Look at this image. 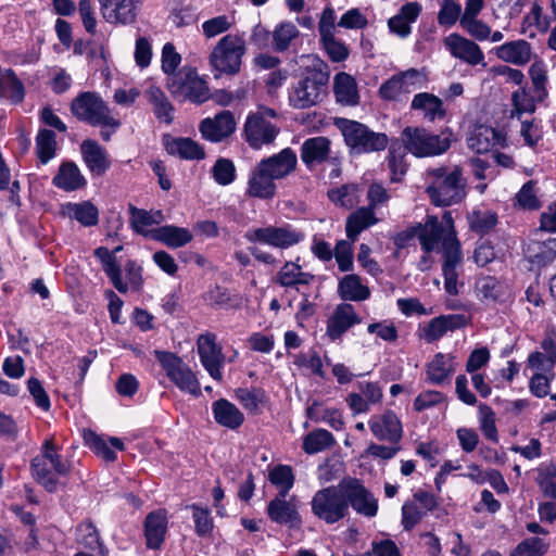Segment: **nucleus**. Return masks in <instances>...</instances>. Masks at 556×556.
I'll return each instance as SVG.
<instances>
[{
    "mask_svg": "<svg viewBox=\"0 0 556 556\" xmlns=\"http://www.w3.org/2000/svg\"><path fill=\"white\" fill-rule=\"evenodd\" d=\"M501 283L492 276L480 277L476 281L477 294L484 301H497L501 296Z\"/></svg>",
    "mask_w": 556,
    "mask_h": 556,
    "instance_id": "nucleus-59",
    "label": "nucleus"
},
{
    "mask_svg": "<svg viewBox=\"0 0 556 556\" xmlns=\"http://www.w3.org/2000/svg\"><path fill=\"white\" fill-rule=\"evenodd\" d=\"M130 213V225L132 229L140 235L150 236V231L146 230V227L154 225L155 220H152V213L137 208L134 205H129Z\"/></svg>",
    "mask_w": 556,
    "mask_h": 556,
    "instance_id": "nucleus-63",
    "label": "nucleus"
},
{
    "mask_svg": "<svg viewBox=\"0 0 556 556\" xmlns=\"http://www.w3.org/2000/svg\"><path fill=\"white\" fill-rule=\"evenodd\" d=\"M324 49L333 62H342L349 56L348 47L336 39L334 35L320 37Z\"/></svg>",
    "mask_w": 556,
    "mask_h": 556,
    "instance_id": "nucleus-64",
    "label": "nucleus"
},
{
    "mask_svg": "<svg viewBox=\"0 0 556 556\" xmlns=\"http://www.w3.org/2000/svg\"><path fill=\"white\" fill-rule=\"evenodd\" d=\"M287 496L276 495L267 505L266 514L270 521L295 529L302 523V518L298 510L295 496L289 500Z\"/></svg>",
    "mask_w": 556,
    "mask_h": 556,
    "instance_id": "nucleus-15",
    "label": "nucleus"
},
{
    "mask_svg": "<svg viewBox=\"0 0 556 556\" xmlns=\"http://www.w3.org/2000/svg\"><path fill=\"white\" fill-rule=\"evenodd\" d=\"M338 293L346 301H364L370 296L368 287L362 285L361 278L355 274L345 275L339 281Z\"/></svg>",
    "mask_w": 556,
    "mask_h": 556,
    "instance_id": "nucleus-40",
    "label": "nucleus"
},
{
    "mask_svg": "<svg viewBox=\"0 0 556 556\" xmlns=\"http://www.w3.org/2000/svg\"><path fill=\"white\" fill-rule=\"evenodd\" d=\"M498 59L515 65H525L531 59V45L523 40L505 42L496 48Z\"/></svg>",
    "mask_w": 556,
    "mask_h": 556,
    "instance_id": "nucleus-35",
    "label": "nucleus"
},
{
    "mask_svg": "<svg viewBox=\"0 0 556 556\" xmlns=\"http://www.w3.org/2000/svg\"><path fill=\"white\" fill-rule=\"evenodd\" d=\"M188 507L192 509L195 533L199 536L208 535L213 530V518L208 508H202L198 504H191Z\"/></svg>",
    "mask_w": 556,
    "mask_h": 556,
    "instance_id": "nucleus-61",
    "label": "nucleus"
},
{
    "mask_svg": "<svg viewBox=\"0 0 556 556\" xmlns=\"http://www.w3.org/2000/svg\"><path fill=\"white\" fill-rule=\"evenodd\" d=\"M346 507L351 506L358 515L372 518L378 513V500L364 485L363 481L345 477L342 479Z\"/></svg>",
    "mask_w": 556,
    "mask_h": 556,
    "instance_id": "nucleus-11",
    "label": "nucleus"
},
{
    "mask_svg": "<svg viewBox=\"0 0 556 556\" xmlns=\"http://www.w3.org/2000/svg\"><path fill=\"white\" fill-rule=\"evenodd\" d=\"M504 137L498 130L488 126L476 127L467 138L468 148L478 153H488L495 144H500Z\"/></svg>",
    "mask_w": 556,
    "mask_h": 556,
    "instance_id": "nucleus-27",
    "label": "nucleus"
},
{
    "mask_svg": "<svg viewBox=\"0 0 556 556\" xmlns=\"http://www.w3.org/2000/svg\"><path fill=\"white\" fill-rule=\"evenodd\" d=\"M212 412L218 425L231 430L238 429L244 421L243 413L226 399L213 402Z\"/></svg>",
    "mask_w": 556,
    "mask_h": 556,
    "instance_id": "nucleus-29",
    "label": "nucleus"
},
{
    "mask_svg": "<svg viewBox=\"0 0 556 556\" xmlns=\"http://www.w3.org/2000/svg\"><path fill=\"white\" fill-rule=\"evenodd\" d=\"M154 353L167 377L177 388L194 396L201 394L198 378L180 357L167 351H155Z\"/></svg>",
    "mask_w": 556,
    "mask_h": 556,
    "instance_id": "nucleus-10",
    "label": "nucleus"
},
{
    "mask_svg": "<svg viewBox=\"0 0 556 556\" xmlns=\"http://www.w3.org/2000/svg\"><path fill=\"white\" fill-rule=\"evenodd\" d=\"M462 7L453 0H442L441 9L438 13V23L443 27H451L460 21Z\"/></svg>",
    "mask_w": 556,
    "mask_h": 556,
    "instance_id": "nucleus-62",
    "label": "nucleus"
},
{
    "mask_svg": "<svg viewBox=\"0 0 556 556\" xmlns=\"http://www.w3.org/2000/svg\"><path fill=\"white\" fill-rule=\"evenodd\" d=\"M410 110L422 112L424 118L429 122L443 119L446 115L443 101L430 92L415 94L410 103Z\"/></svg>",
    "mask_w": 556,
    "mask_h": 556,
    "instance_id": "nucleus-26",
    "label": "nucleus"
},
{
    "mask_svg": "<svg viewBox=\"0 0 556 556\" xmlns=\"http://www.w3.org/2000/svg\"><path fill=\"white\" fill-rule=\"evenodd\" d=\"M56 154V139L54 131L39 129L36 136V155L41 164L49 163Z\"/></svg>",
    "mask_w": 556,
    "mask_h": 556,
    "instance_id": "nucleus-48",
    "label": "nucleus"
},
{
    "mask_svg": "<svg viewBox=\"0 0 556 556\" xmlns=\"http://www.w3.org/2000/svg\"><path fill=\"white\" fill-rule=\"evenodd\" d=\"M35 458H42L43 462L50 463L58 476L63 477L70 472V464L62 460L61 455L56 453L55 445L51 440L43 442L41 454L37 455Z\"/></svg>",
    "mask_w": 556,
    "mask_h": 556,
    "instance_id": "nucleus-54",
    "label": "nucleus"
},
{
    "mask_svg": "<svg viewBox=\"0 0 556 556\" xmlns=\"http://www.w3.org/2000/svg\"><path fill=\"white\" fill-rule=\"evenodd\" d=\"M212 176L220 186H228L236 179V166L229 159L219 157L212 167Z\"/></svg>",
    "mask_w": 556,
    "mask_h": 556,
    "instance_id": "nucleus-58",
    "label": "nucleus"
},
{
    "mask_svg": "<svg viewBox=\"0 0 556 556\" xmlns=\"http://www.w3.org/2000/svg\"><path fill=\"white\" fill-rule=\"evenodd\" d=\"M359 186L357 184H344L339 188L329 189L328 199L336 205L352 208L358 203Z\"/></svg>",
    "mask_w": 556,
    "mask_h": 556,
    "instance_id": "nucleus-47",
    "label": "nucleus"
},
{
    "mask_svg": "<svg viewBox=\"0 0 556 556\" xmlns=\"http://www.w3.org/2000/svg\"><path fill=\"white\" fill-rule=\"evenodd\" d=\"M443 227L437 216H427L426 223L420 224L419 241L425 253L432 252L441 241Z\"/></svg>",
    "mask_w": 556,
    "mask_h": 556,
    "instance_id": "nucleus-42",
    "label": "nucleus"
},
{
    "mask_svg": "<svg viewBox=\"0 0 556 556\" xmlns=\"http://www.w3.org/2000/svg\"><path fill=\"white\" fill-rule=\"evenodd\" d=\"M236 399L250 413L257 414L260 406L266 402V392L262 388H238L235 391Z\"/></svg>",
    "mask_w": 556,
    "mask_h": 556,
    "instance_id": "nucleus-51",
    "label": "nucleus"
},
{
    "mask_svg": "<svg viewBox=\"0 0 556 556\" xmlns=\"http://www.w3.org/2000/svg\"><path fill=\"white\" fill-rule=\"evenodd\" d=\"M427 175L431 181L427 186L426 192L435 206H450L459 203L465 198V180L458 166L452 170L446 167L431 168Z\"/></svg>",
    "mask_w": 556,
    "mask_h": 556,
    "instance_id": "nucleus-3",
    "label": "nucleus"
},
{
    "mask_svg": "<svg viewBox=\"0 0 556 556\" xmlns=\"http://www.w3.org/2000/svg\"><path fill=\"white\" fill-rule=\"evenodd\" d=\"M451 361V356L437 353L427 365L428 381L437 386L443 384L454 372Z\"/></svg>",
    "mask_w": 556,
    "mask_h": 556,
    "instance_id": "nucleus-41",
    "label": "nucleus"
},
{
    "mask_svg": "<svg viewBox=\"0 0 556 556\" xmlns=\"http://www.w3.org/2000/svg\"><path fill=\"white\" fill-rule=\"evenodd\" d=\"M93 255L101 262L102 269L110 278L112 285L121 292L126 293L128 290L127 283L122 279V269L117 263L116 256L105 247H99L93 251Z\"/></svg>",
    "mask_w": 556,
    "mask_h": 556,
    "instance_id": "nucleus-34",
    "label": "nucleus"
},
{
    "mask_svg": "<svg viewBox=\"0 0 556 556\" xmlns=\"http://www.w3.org/2000/svg\"><path fill=\"white\" fill-rule=\"evenodd\" d=\"M103 17L109 23L132 24L141 0H99Z\"/></svg>",
    "mask_w": 556,
    "mask_h": 556,
    "instance_id": "nucleus-19",
    "label": "nucleus"
},
{
    "mask_svg": "<svg viewBox=\"0 0 556 556\" xmlns=\"http://www.w3.org/2000/svg\"><path fill=\"white\" fill-rule=\"evenodd\" d=\"M198 354L201 364L210 376L217 381L223 379L222 367L225 356L222 348L216 343V336L211 332L202 333L197 340Z\"/></svg>",
    "mask_w": 556,
    "mask_h": 556,
    "instance_id": "nucleus-13",
    "label": "nucleus"
},
{
    "mask_svg": "<svg viewBox=\"0 0 556 556\" xmlns=\"http://www.w3.org/2000/svg\"><path fill=\"white\" fill-rule=\"evenodd\" d=\"M333 92L338 103L344 106H356L359 103L357 84L353 76L341 72L334 76Z\"/></svg>",
    "mask_w": 556,
    "mask_h": 556,
    "instance_id": "nucleus-31",
    "label": "nucleus"
},
{
    "mask_svg": "<svg viewBox=\"0 0 556 556\" xmlns=\"http://www.w3.org/2000/svg\"><path fill=\"white\" fill-rule=\"evenodd\" d=\"M150 237L170 249L185 247L192 241V232L184 227L165 225L150 231Z\"/></svg>",
    "mask_w": 556,
    "mask_h": 556,
    "instance_id": "nucleus-28",
    "label": "nucleus"
},
{
    "mask_svg": "<svg viewBox=\"0 0 556 556\" xmlns=\"http://www.w3.org/2000/svg\"><path fill=\"white\" fill-rule=\"evenodd\" d=\"M388 146L387 162L391 172V181L397 182L406 174L407 164L405 156L408 151L401 139H393Z\"/></svg>",
    "mask_w": 556,
    "mask_h": 556,
    "instance_id": "nucleus-38",
    "label": "nucleus"
},
{
    "mask_svg": "<svg viewBox=\"0 0 556 556\" xmlns=\"http://www.w3.org/2000/svg\"><path fill=\"white\" fill-rule=\"evenodd\" d=\"M166 87L172 96L180 101L189 100L201 104L210 98L206 81L191 66H184L176 74L167 77Z\"/></svg>",
    "mask_w": 556,
    "mask_h": 556,
    "instance_id": "nucleus-7",
    "label": "nucleus"
},
{
    "mask_svg": "<svg viewBox=\"0 0 556 556\" xmlns=\"http://www.w3.org/2000/svg\"><path fill=\"white\" fill-rule=\"evenodd\" d=\"M333 124L343 136L351 155L380 152L389 144V138L384 132L374 131L358 121L336 117Z\"/></svg>",
    "mask_w": 556,
    "mask_h": 556,
    "instance_id": "nucleus-2",
    "label": "nucleus"
},
{
    "mask_svg": "<svg viewBox=\"0 0 556 556\" xmlns=\"http://www.w3.org/2000/svg\"><path fill=\"white\" fill-rule=\"evenodd\" d=\"M83 160L94 176H102L110 168L111 162L105 149L96 140L87 139L80 144Z\"/></svg>",
    "mask_w": 556,
    "mask_h": 556,
    "instance_id": "nucleus-22",
    "label": "nucleus"
},
{
    "mask_svg": "<svg viewBox=\"0 0 556 556\" xmlns=\"http://www.w3.org/2000/svg\"><path fill=\"white\" fill-rule=\"evenodd\" d=\"M245 41L238 35L228 34L219 39L210 54V64L218 77L222 74L233 76L241 70L245 54Z\"/></svg>",
    "mask_w": 556,
    "mask_h": 556,
    "instance_id": "nucleus-6",
    "label": "nucleus"
},
{
    "mask_svg": "<svg viewBox=\"0 0 556 556\" xmlns=\"http://www.w3.org/2000/svg\"><path fill=\"white\" fill-rule=\"evenodd\" d=\"M444 46L455 59H459L471 66L486 65L480 47L472 40L456 33L444 38Z\"/></svg>",
    "mask_w": 556,
    "mask_h": 556,
    "instance_id": "nucleus-17",
    "label": "nucleus"
},
{
    "mask_svg": "<svg viewBox=\"0 0 556 556\" xmlns=\"http://www.w3.org/2000/svg\"><path fill=\"white\" fill-rule=\"evenodd\" d=\"M52 185L65 192H73L85 188L87 180L75 162L64 161L52 178Z\"/></svg>",
    "mask_w": 556,
    "mask_h": 556,
    "instance_id": "nucleus-23",
    "label": "nucleus"
},
{
    "mask_svg": "<svg viewBox=\"0 0 556 556\" xmlns=\"http://www.w3.org/2000/svg\"><path fill=\"white\" fill-rule=\"evenodd\" d=\"M314 278L313 274L302 271L301 265L296 262H286L276 274L275 282L283 288L299 290V286H307Z\"/></svg>",
    "mask_w": 556,
    "mask_h": 556,
    "instance_id": "nucleus-30",
    "label": "nucleus"
},
{
    "mask_svg": "<svg viewBox=\"0 0 556 556\" xmlns=\"http://www.w3.org/2000/svg\"><path fill=\"white\" fill-rule=\"evenodd\" d=\"M199 130L205 140L220 142L235 132V116L230 111H222L213 118H204L199 125Z\"/></svg>",
    "mask_w": 556,
    "mask_h": 556,
    "instance_id": "nucleus-18",
    "label": "nucleus"
},
{
    "mask_svg": "<svg viewBox=\"0 0 556 556\" xmlns=\"http://www.w3.org/2000/svg\"><path fill=\"white\" fill-rule=\"evenodd\" d=\"M31 475L35 480L45 488L49 493L58 490L59 481L52 473L53 467L50 463L43 462L42 458H33L30 462Z\"/></svg>",
    "mask_w": 556,
    "mask_h": 556,
    "instance_id": "nucleus-46",
    "label": "nucleus"
},
{
    "mask_svg": "<svg viewBox=\"0 0 556 556\" xmlns=\"http://www.w3.org/2000/svg\"><path fill=\"white\" fill-rule=\"evenodd\" d=\"M359 321L353 305L348 303L339 304L327 321V336L331 341H337Z\"/></svg>",
    "mask_w": 556,
    "mask_h": 556,
    "instance_id": "nucleus-21",
    "label": "nucleus"
},
{
    "mask_svg": "<svg viewBox=\"0 0 556 556\" xmlns=\"http://www.w3.org/2000/svg\"><path fill=\"white\" fill-rule=\"evenodd\" d=\"M279 131V128L267 121L263 114H250L243 128L245 141L255 150L273 143Z\"/></svg>",
    "mask_w": 556,
    "mask_h": 556,
    "instance_id": "nucleus-12",
    "label": "nucleus"
},
{
    "mask_svg": "<svg viewBox=\"0 0 556 556\" xmlns=\"http://www.w3.org/2000/svg\"><path fill=\"white\" fill-rule=\"evenodd\" d=\"M144 96L152 105L155 117L160 122L170 125L174 121L175 109L164 91L156 86H151L146 90Z\"/></svg>",
    "mask_w": 556,
    "mask_h": 556,
    "instance_id": "nucleus-36",
    "label": "nucleus"
},
{
    "mask_svg": "<svg viewBox=\"0 0 556 556\" xmlns=\"http://www.w3.org/2000/svg\"><path fill=\"white\" fill-rule=\"evenodd\" d=\"M452 132L445 136L434 135L424 127H405L401 132V140L407 151L417 157L435 156L445 153L451 147Z\"/></svg>",
    "mask_w": 556,
    "mask_h": 556,
    "instance_id": "nucleus-5",
    "label": "nucleus"
},
{
    "mask_svg": "<svg viewBox=\"0 0 556 556\" xmlns=\"http://www.w3.org/2000/svg\"><path fill=\"white\" fill-rule=\"evenodd\" d=\"M66 213L70 218L77 220L85 227H91L99 222V211L89 201L80 203H67L65 205Z\"/></svg>",
    "mask_w": 556,
    "mask_h": 556,
    "instance_id": "nucleus-45",
    "label": "nucleus"
},
{
    "mask_svg": "<svg viewBox=\"0 0 556 556\" xmlns=\"http://www.w3.org/2000/svg\"><path fill=\"white\" fill-rule=\"evenodd\" d=\"M165 149L170 155H178L184 160H203L205 151L202 146L191 138H174L165 142Z\"/></svg>",
    "mask_w": 556,
    "mask_h": 556,
    "instance_id": "nucleus-37",
    "label": "nucleus"
},
{
    "mask_svg": "<svg viewBox=\"0 0 556 556\" xmlns=\"http://www.w3.org/2000/svg\"><path fill=\"white\" fill-rule=\"evenodd\" d=\"M334 443L331 432L317 429L308 433L303 440V450L307 454H316L330 447Z\"/></svg>",
    "mask_w": 556,
    "mask_h": 556,
    "instance_id": "nucleus-53",
    "label": "nucleus"
},
{
    "mask_svg": "<svg viewBox=\"0 0 556 556\" xmlns=\"http://www.w3.org/2000/svg\"><path fill=\"white\" fill-rule=\"evenodd\" d=\"M479 420L480 429L484 437L492 442H497L498 434L495 426V414L489 405L483 403L479 405Z\"/></svg>",
    "mask_w": 556,
    "mask_h": 556,
    "instance_id": "nucleus-60",
    "label": "nucleus"
},
{
    "mask_svg": "<svg viewBox=\"0 0 556 556\" xmlns=\"http://www.w3.org/2000/svg\"><path fill=\"white\" fill-rule=\"evenodd\" d=\"M304 233L289 224L249 229L244 238L251 243L267 244L277 249H289L304 240Z\"/></svg>",
    "mask_w": 556,
    "mask_h": 556,
    "instance_id": "nucleus-9",
    "label": "nucleus"
},
{
    "mask_svg": "<svg viewBox=\"0 0 556 556\" xmlns=\"http://www.w3.org/2000/svg\"><path fill=\"white\" fill-rule=\"evenodd\" d=\"M269 482L278 489V494L287 496L294 484L292 468L287 465H276L268 472Z\"/></svg>",
    "mask_w": 556,
    "mask_h": 556,
    "instance_id": "nucleus-50",
    "label": "nucleus"
},
{
    "mask_svg": "<svg viewBox=\"0 0 556 556\" xmlns=\"http://www.w3.org/2000/svg\"><path fill=\"white\" fill-rule=\"evenodd\" d=\"M167 529V511L165 509L150 511L146 516L143 522V534L147 548L155 551L161 549L165 541Z\"/></svg>",
    "mask_w": 556,
    "mask_h": 556,
    "instance_id": "nucleus-20",
    "label": "nucleus"
},
{
    "mask_svg": "<svg viewBox=\"0 0 556 556\" xmlns=\"http://www.w3.org/2000/svg\"><path fill=\"white\" fill-rule=\"evenodd\" d=\"M529 75L531 78V92L534 93V99L539 102H543L548 97L546 88L547 84V70L543 61H535L529 68Z\"/></svg>",
    "mask_w": 556,
    "mask_h": 556,
    "instance_id": "nucleus-49",
    "label": "nucleus"
},
{
    "mask_svg": "<svg viewBox=\"0 0 556 556\" xmlns=\"http://www.w3.org/2000/svg\"><path fill=\"white\" fill-rule=\"evenodd\" d=\"M70 111L79 122L93 127H110L116 131L121 121L112 114L102 97L94 91H81L71 102Z\"/></svg>",
    "mask_w": 556,
    "mask_h": 556,
    "instance_id": "nucleus-4",
    "label": "nucleus"
},
{
    "mask_svg": "<svg viewBox=\"0 0 556 556\" xmlns=\"http://www.w3.org/2000/svg\"><path fill=\"white\" fill-rule=\"evenodd\" d=\"M372 434L379 441L397 444L403 437V427L400 418L393 410H386L381 415H374L368 421Z\"/></svg>",
    "mask_w": 556,
    "mask_h": 556,
    "instance_id": "nucleus-16",
    "label": "nucleus"
},
{
    "mask_svg": "<svg viewBox=\"0 0 556 556\" xmlns=\"http://www.w3.org/2000/svg\"><path fill=\"white\" fill-rule=\"evenodd\" d=\"M328 65L316 59L307 66L289 91V102L294 109H309L323 101L329 83Z\"/></svg>",
    "mask_w": 556,
    "mask_h": 556,
    "instance_id": "nucleus-1",
    "label": "nucleus"
},
{
    "mask_svg": "<svg viewBox=\"0 0 556 556\" xmlns=\"http://www.w3.org/2000/svg\"><path fill=\"white\" fill-rule=\"evenodd\" d=\"M275 180L269 173L257 164L249 177L247 193L257 199H273L277 189Z\"/></svg>",
    "mask_w": 556,
    "mask_h": 556,
    "instance_id": "nucleus-25",
    "label": "nucleus"
},
{
    "mask_svg": "<svg viewBox=\"0 0 556 556\" xmlns=\"http://www.w3.org/2000/svg\"><path fill=\"white\" fill-rule=\"evenodd\" d=\"M299 35L300 31L293 23L282 22L278 24L271 33L274 50L277 52L286 51Z\"/></svg>",
    "mask_w": 556,
    "mask_h": 556,
    "instance_id": "nucleus-52",
    "label": "nucleus"
},
{
    "mask_svg": "<svg viewBox=\"0 0 556 556\" xmlns=\"http://www.w3.org/2000/svg\"><path fill=\"white\" fill-rule=\"evenodd\" d=\"M548 542L544 539L533 536L521 541L510 556H542L548 549Z\"/></svg>",
    "mask_w": 556,
    "mask_h": 556,
    "instance_id": "nucleus-57",
    "label": "nucleus"
},
{
    "mask_svg": "<svg viewBox=\"0 0 556 556\" xmlns=\"http://www.w3.org/2000/svg\"><path fill=\"white\" fill-rule=\"evenodd\" d=\"M313 514L328 525L338 522L348 516L349 509L341 480L337 485L318 490L311 502Z\"/></svg>",
    "mask_w": 556,
    "mask_h": 556,
    "instance_id": "nucleus-8",
    "label": "nucleus"
},
{
    "mask_svg": "<svg viewBox=\"0 0 556 556\" xmlns=\"http://www.w3.org/2000/svg\"><path fill=\"white\" fill-rule=\"evenodd\" d=\"M330 140L327 137H313L306 139L301 147V159L311 167L325 162L330 153Z\"/></svg>",
    "mask_w": 556,
    "mask_h": 556,
    "instance_id": "nucleus-32",
    "label": "nucleus"
},
{
    "mask_svg": "<svg viewBox=\"0 0 556 556\" xmlns=\"http://www.w3.org/2000/svg\"><path fill=\"white\" fill-rule=\"evenodd\" d=\"M443 265L442 274L444 277L445 291L451 295L458 294L457 288V267L462 263L460 244L455 237H447L443 241Z\"/></svg>",
    "mask_w": 556,
    "mask_h": 556,
    "instance_id": "nucleus-14",
    "label": "nucleus"
},
{
    "mask_svg": "<svg viewBox=\"0 0 556 556\" xmlns=\"http://www.w3.org/2000/svg\"><path fill=\"white\" fill-rule=\"evenodd\" d=\"M25 97L23 83L17 78L12 68L0 72V98L11 101L13 104L21 103Z\"/></svg>",
    "mask_w": 556,
    "mask_h": 556,
    "instance_id": "nucleus-39",
    "label": "nucleus"
},
{
    "mask_svg": "<svg viewBox=\"0 0 556 556\" xmlns=\"http://www.w3.org/2000/svg\"><path fill=\"white\" fill-rule=\"evenodd\" d=\"M85 443L98 456L106 462H114L116 459V453L111 448L108 442L92 430L84 431Z\"/></svg>",
    "mask_w": 556,
    "mask_h": 556,
    "instance_id": "nucleus-56",
    "label": "nucleus"
},
{
    "mask_svg": "<svg viewBox=\"0 0 556 556\" xmlns=\"http://www.w3.org/2000/svg\"><path fill=\"white\" fill-rule=\"evenodd\" d=\"M296 154L291 148L263 159L258 164L275 179H282L295 169Z\"/></svg>",
    "mask_w": 556,
    "mask_h": 556,
    "instance_id": "nucleus-24",
    "label": "nucleus"
},
{
    "mask_svg": "<svg viewBox=\"0 0 556 556\" xmlns=\"http://www.w3.org/2000/svg\"><path fill=\"white\" fill-rule=\"evenodd\" d=\"M76 542L81 549L86 551L108 549L100 539L97 527L91 521H85L77 526Z\"/></svg>",
    "mask_w": 556,
    "mask_h": 556,
    "instance_id": "nucleus-44",
    "label": "nucleus"
},
{
    "mask_svg": "<svg viewBox=\"0 0 556 556\" xmlns=\"http://www.w3.org/2000/svg\"><path fill=\"white\" fill-rule=\"evenodd\" d=\"M378 223L370 207H359L349 215L345 222V232L349 240L355 242L362 231Z\"/></svg>",
    "mask_w": 556,
    "mask_h": 556,
    "instance_id": "nucleus-33",
    "label": "nucleus"
},
{
    "mask_svg": "<svg viewBox=\"0 0 556 556\" xmlns=\"http://www.w3.org/2000/svg\"><path fill=\"white\" fill-rule=\"evenodd\" d=\"M497 224V215L491 211H473L469 215L470 229L479 235L489 233Z\"/></svg>",
    "mask_w": 556,
    "mask_h": 556,
    "instance_id": "nucleus-55",
    "label": "nucleus"
},
{
    "mask_svg": "<svg viewBox=\"0 0 556 556\" xmlns=\"http://www.w3.org/2000/svg\"><path fill=\"white\" fill-rule=\"evenodd\" d=\"M528 255L539 266L552 263L556 258V238L531 242L528 245Z\"/></svg>",
    "mask_w": 556,
    "mask_h": 556,
    "instance_id": "nucleus-43",
    "label": "nucleus"
}]
</instances>
